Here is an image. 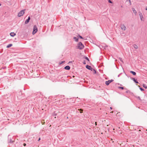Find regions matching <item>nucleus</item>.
Masks as SVG:
<instances>
[{
	"label": "nucleus",
	"mask_w": 147,
	"mask_h": 147,
	"mask_svg": "<svg viewBox=\"0 0 147 147\" xmlns=\"http://www.w3.org/2000/svg\"><path fill=\"white\" fill-rule=\"evenodd\" d=\"M60 112L59 111L57 112L56 111H55L53 112V113L52 114V115L54 117L55 116V118H56V117L57 115H62L60 114ZM57 118H58V116H57Z\"/></svg>",
	"instance_id": "nucleus-2"
},
{
	"label": "nucleus",
	"mask_w": 147,
	"mask_h": 147,
	"mask_svg": "<svg viewBox=\"0 0 147 147\" xmlns=\"http://www.w3.org/2000/svg\"><path fill=\"white\" fill-rule=\"evenodd\" d=\"M84 47V45L81 42L78 43L77 45V48L79 49H82Z\"/></svg>",
	"instance_id": "nucleus-1"
},
{
	"label": "nucleus",
	"mask_w": 147,
	"mask_h": 147,
	"mask_svg": "<svg viewBox=\"0 0 147 147\" xmlns=\"http://www.w3.org/2000/svg\"><path fill=\"white\" fill-rule=\"evenodd\" d=\"M126 92V93H130V91L128 90H127V91Z\"/></svg>",
	"instance_id": "nucleus-29"
},
{
	"label": "nucleus",
	"mask_w": 147,
	"mask_h": 147,
	"mask_svg": "<svg viewBox=\"0 0 147 147\" xmlns=\"http://www.w3.org/2000/svg\"><path fill=\"white\" fill-rule=\"evenodd\" d=\"M84 58L86 59V60H87V61H90L89 59V58H88V57H87L86 56H84Z\"/></svg>",
	"instance_id": "nucleus-17"
},
{
	"label": "nucleus",
	"mask_w": 147,
	"mask_h": 147,
	"mask_svg": "<svg viewBox=\"0 0 147 147\" xmlns=\"http://www.w3.org/2000/svg\"><path fill=\"white\" fill-rule=\"evenodd\" d=\"M83 63L84 64H86V61L85 60H84V61L83 62Z\"/></svg>",
	"instance_id": "nucleus-28"
},
{
	"label": "nucleus",
	"mask_w": 147,
	"mask_h": 147,
	"mask_svg": "<svg viewBox=\"0 0 147 147\" xmlns=\"http://www.w3.org/2000/svg\"><path fill=\"white\" fill-rule=\"evenodd\" d=\"M13 45L12 44H10L9 45H8L6 47L7 48H9L11 46H12Z\"/></svg>",
	"instance_id": "nucleus-15"
},
{
	"label": "nucleus",
	"mask_w": 147,
	"mask_h": 147,
	"mask_svg": "<svg viewBox=\"0 0 147 147\" xmlns=\"http://www.w3.org/2000/svg\"><path fill=\"white\" fill-rule=\"evenodd\" d=\"M108 2H109V3H112V1H111V0H108Z\"/></svg>",
	"instance_id": "nucleus-27"
},
{
	"label": "nucleus",
	"mask_w": 147,
	"mask_h": 147,
	"mask_svg": "<svg viewBox=\"0 0 147 147\" xmlns=\"http://www.w3.org/2000/svg\"><path fill=\"white\" fill-rule=\"evenodd\" d=\"M86 68L87 69H88L89 70H91L92 71V69H93L91 67V66H90L88 65H86Z\"/></svg>",
	"instance_id": "nucleus-8"
},
{
	"label": "nucleus",
	"mask_w": 147,
	"mask_h": 147,
	"mask_svg": "<svg viewBox=\"0 0 147 147\" xmlns=\"http://www.w3.org/2000/svg\"><path fill=\"white\" fill-rule=\"evenodd\" d=\"M64 69L66 70H69L70 69V67L69 66L67 65L64 67Z\"/></svg>",
	"instance_id": "nucleus-10"
},
{
	"label": "nucleus",
	"mask_w": 147,
	"mask_h": 147,
	"mask_svg": "<svg viewBox=\"0 0 147 147\" xmlns=\"http://www.w3.org/2000/svg\"><path fill=\"white\" fill-rule=\"evenodd\" d=\"M25 9H24L23 10H21L18 13V16L19 17H20L22 16L25 12Z\"/></svg>",
	"instance_id": "nucleus-3"
},
{
	"label": "nucleus",
	"mask_w": 147,
	"mask_h": 147,
	"mask_svg": "<svg viewBox=\"0 0 147 147\" xmlns=\"http://www.w3.org/2000/svg\"><path fill=\"white\" fill-rule=\"evenodd\" d=\"M121 29L124 31L126 30V27L124 24H122L121 26Z\"/></svg>",
	"instance_id": "nucleus-7"
},
{
	"label": "nucleus",
	"mask_w": 147,
	"mask_h": 147,
	"mask_svg": "<svg viewBox=\"0 0 147 147\" xmlns=\"http://www.w3.org/2000/svg\"><path fill=\"white\" fill-rule=\"evenodd\" d=\"M110 109L111 110H112V108L111 107H110Z\"/></svg>",
	"instance_id": "nucleus-36"
},
{
	"label": "nucleus",
	"mask_w": 147,
	"mask_h": 147,
	"mask_svg": "<svg viewBox=\"0 0 147 147\" xmlns=\"http://www.w3.org/2000/svg\"><path fill=\"white\" fill-rule=\"evenodd\" d=\"M129 3H130V5H131V1H130V0H129Z\"/></svg>",
	"instance_id": "nucleus-34"
},
{
	"label": "nucleus",
	"mask_w": 147,
	"mask_h": 147,
	"mask_svg": "<svg viewBox=\"0 0 147 147\" xmlns=\"http://www.w3.org/2000/svg\"><path fill=\"white\" fill-rule=\"evenodd\" d=\"M10 35L12 37H14L16 35V34L14 32H11L10 33Z\"/></svg>",
	"instance_id": "nucleus-11"
},
{
	"label": "nucleus",
	"mask_w": 147,
	"mask_h": 147,
	"mask_svg": "<svg viewBox=\"0 0 147 147\" xmlns=\"http://www.w3.org/2000/svg\"><path fill=\"white\" fill-rule=\"evenodd\" d=\"M134 47L135 49H137L138 48V46L136 44L134 45Z\"/></svg>",
	"instance_id": "nucleus-18"
},
{
	"label": "nucleus",
	"mask_w": 147,
	"mask_h": 147,
	"mask_svg": "<svg viewBox=\"0 0 147 147\" xmlns=\"http://www.w3.org/2000/svg\"><path fill=\"white\" fill-rule=\"evenodd\" d=\"M132 9L134 13H135V14H136L137 13V12L135 10V9L134 8H133Z\"/></svg>",
	"instance_id": "nucleus-16"
},
{
	"label": "nucleus",
	"mask_w": 147,
	"mask_h": 147,
	"mask_svg": "<svg viewBox=\"0 0 147 147\" xmlns=\"http://www.w3.org/2000/svg\"><path fill=\"white\" fill-rule=\"evenodd\" d=\"M13 141H12L11 139H10L9 140V143H13Z\"/></svg>",
	"instance_id": "nucleus-22"
},
{
	"label": "nucleus",
	"mask_w": 147,
	"mask_h": 147,
	"mask_svg": "<svg viewBox=\"0 0 147 147\" xmlns=\"http://www.w3.org/2000/svg\"><path fill=\"white\" fill-rule=\"evenodd\" d=\"M78 36L79 38L81 39H83V38L80 35H78Z\"/></svg>",
	"instance_id": "nucleus-24"
},
{
	"label": "nucleus",
	"mask_w": 147,
	"mask_h": 147,
	"mask_svg": "<svg viewBox=\"0 0 147 147\" xmlns=\"http://www.w3.org/2000/svg\"><path fill=\"white\" fill-rule=\"evenodd\" d=\"M93 70L94 71V74H96V71L95 69H93Z\"/></svg>",
	"instance_id": "nucleus-26"
},
{
	"label": "nucleus",
	"mask_w": 147,
	"mask_h": 147,
	"mask_svg": "<svg viewBox=\"0 0 147 147\" xmlns=\"http://www.w3.org/2000/svg\"><path fill=\"white\" fill-rule=\"evenodd\" d=\"M114 80L113 79H111V80H109L107 81H106L105 82V84L107 85H109V84L112 82Z\"/></svg>",
	"instance_id": "nucleus-5"
},
{
	"label": "nucleus",
	"mask_w": 147,
	"mask_h": 147,
	"mask_svg": "<svg viewBox=\"0 0 147 147\" xmlns=\"http://www.w3.org/2000/svg\"><path fill=\"white\" fill-rule=\"evenodd\" d=\"M139 15L140 18V19L141 20H142V18H143V16L142 14V13L140 12H139Z\"/></svg>",
	"instance_id": "nucleus-12"
},
{
	"label": "nucleus",
	"mask_w": 147,
	"mask_h": 147,
	"mask_svg": "<svg viewBox=\"0 0 147 147\" xmlns=\"http://www.w3.org/2000/svg\"><path fill=\"white\" fill-rule=\"evenodd\" d=\"M122 74V73H121L118 76V77H119V76H120V75L121 74Z\"/></svg>",
	"instance_id": "nucleus-32"
},
{
	"label": "nucleus",
	"mask_w": 147,
	"mask_h": 147,
	"mask_svg": "<svg viewBox=\"0 0 147 147\" xmlns=\"http://www.w3.org/2000/svg\"><path fill=\"white\" fill-rule=\"evenodd\" d=\"M119 59L121 61L123 62V61H122V59L121 58H119Z\"/></svg>",
	"instance_id": "nucleus-31"
},
{
	"label": "nucleus",
	"mask_w": 147,
	"mask_h": 147,
	"mask_svg": "<svg viewBox=\"0 0 147 147\" xmlns=\"http://www.w3.org/2000/svg\"><path fill=\"white\" fill-rule=\"evenodd\" d=\"M40 138L38 139V141H40Z\"/></svg>",
	"instance_id": "nucleus-35"
},
{
	"label": "nucleus",
	"mask_w": 147,
	"mask_h": 147,
	"mask_svg": "<svg viewBox=\"0 0 147 147\" xmlns=\"http://www.w3.org/2000/svg\"><path fill=\"white\" fill-rule=\"evenodd\" d=\"M64 62H65V61H63L60 62L59 64H61L62 63H64Z\"/></svg>",
	"instance_id": "nucleus-25"
},
{
	"label": "nucleus",
	"mask_w": 147,
	"mask_h": 147,
	"mask_svg": "<svg viewBox=\"0 0 147 147\" xmlns=\"http://www.w3.org/2000/svg\"><path fill=\"white\" fill-rule=\"evenodd\" d=\"M1 4L0 3V6L1 5Z\"/></svg>",
	"instance_id": "nucleus-41"
},
{
	"label": "nucleus",
	"mask_w": 147,
	"mask_h": 147,
	"mask_svg": "<svg viewBox=\"0 0 147 147\" xmlns=\"http://www.w3.org/2000/svg\"><path fill=\"white\" fill-rule=\"evenodd\" d=\"M30 16H28V19L26 20L25 22V24H28L30 21Z\"/></svg>",
	"instance_id": "nucleus-6"
},
{
	"label": "nucleus",
	"mask_w": 147,
	"mask_h": 147,
	"mask_svg": "<svg viewBox=\"0 0 147 147\" xmlns=\"http://www.w3.org/2000/svg\"><path fill=\"white\" fill-rule=\"evenodd\" d=\"M73 39L75 40V41L76 42H78V38H77L76 37H74Z\"/></svg>",
	"instance_id": "nucleus-14"
},
{
	"label": "nucleus",
	"mask_w": 147,
	"mask_h": 147,
	"mask_svg": "<svg viewBox=\"0 0 147 147\" xmlns=\"http://www.w3.org/2000/svg\"><path fill=\"white\" fill-rule=\"evenodd\" d=\"M24 98H21V99H24Z\"/></svg>",
	"instance_id": "nucleus-37"
},
{
	"label": "nucleus",
	"mask_w": 147,
	"mask_h": 147,
	"mask_svg": "<svg viewBox=\"0 0 147 147\" xmlns=\"http://www.w3.org/2000/svg\"><path fill=\"white\" fill-rule=\"evenodd\" d=\"M23 145H24V146H26V144H25V143H24V144H23Z\"/></svg>",
	"instance_id": "nucleus-33"
},
{
	"label": "nucleus",
	"mask_w": 147,
	"mask_h": 147,
	"mask_svg": "<svg viewBox=\"0 0 147 147\" xmlns=\"http://www.w3.org/2000/svg\"><path fill=\"white\" fill-rule=\"evenodd\" d=\"M67 118L68 119V117H67Z\"/></svg>",
	"instance_id": "nucleus-40"
},
{
	"label": "nucleus",
	"mask_w": 147,
	"mask_h": 147,
	"mask_svg": "<svg viewBox=\"0 0 147 147\" xmlns=\"http://www.w3.org/2000/svg\"><path fill=\"white\" fill-rule=\"evenodd\" d=\"M71 62H72V61H70L69 63H71Z\"/></svg>",
	"instance_id": "nucleus-38"
},
{
	"label": "nucleus",
	"mask_w": 147,
	"mask_h": 147,
	"mask_svg": "<svg viewBox=\"0 0 147 147\" xmlns=\"http://www.w3.org/2000/svg\"><path fill=\"white\" fill-rule=\"evenodd\" d=\"M130 72L134 76H135L136 75V72L134 71H130Z\"/></svg>",
	"instance_id": "nucleus-13"
},
{
	"label": "nucleus",
	"mask_w": 147,
	"mask_h": 147,
	"mask_svg": "<svg viewBox=\"0 0 147 147\" xmlns=\"http://www.w3.org/2000/svg\"><path fill=\"white\" fill-rule=\"evenodd\" d=\"M38 31V28L36 26L34 25L33 27V30L32 32L33 34H35Z\"/></svg>",
	"instance_id": "nucleus-4"
},
{
	"label": "nucleus",
	"mask_w": 147,
	"mask_h": 147,
	"mask_svg": "<svg viewBox=\"0 0 147 147\" xmlns=\"http://www.w3.org/2000/svg\"><path fill=\"white\" fill-rule=\"evenodd\" d=\"M143 87H144V88H145L146 89L147 88V86L146 85V84H143Z\"/></svg>",
	"instance_id": "nucleus-19"
},
{
	"label": "nucleus",
	"mask_w": 147,
	"mask_h": 147,
	"mask_svg": "<svg viewBox=\"0 0 147 147\" xmlns=\"http://www.w3.org/2000/svg\"><path fill=\"white\" fill-rule=\"evenodd\" d=\"M131 80H133L136 84L138 83V82L137 81L136 79H135V78L132 77H130Z\"/></svg>",
	"instance_id": "nucleus-9"
},
{
	"label": "nucleus",
	"mask_w": 147,
	"mask_h": 147,
	"mask_svg": "<svg viewBox=\"0 0 147 147\" xmlns=\"http://www.w3.org/2000/svg\"><path fill=\"white\" fill-rule=\"evenodd\" d=\"M118 88L122 90H123L124 89V87H118Z\"/></svg>",
	"instance_id": "nucleus-20"
},
{
	"label": "nucleus",
	"mask_w": 147,
	"mask_h": 147,
	"mask_svg": "<svg viewBox=\"0 0 147 147\" xmlns=\"http://www.w3.org/2000/svg\"><path fill=\"white\" fill-rule=\"evenodd\" d=\"M121 7H123V6H121Z\"/></svg>",
	"instance_id": "nucleus-39"
},
{
	"label": "nucleus",
	"mask_w": 147,
	"mask_h": 147,
	"mask_svg": "<svg viewBox=\"0 0 147 147\" xmlns=\"http://www.w3.org/2000/svg\"><path fill=\"white\" fill-rule=\"evenodd\" d=\"M135 97L136 98H138L139 100H140V101H142V100H141V99H140V96H135Z\"/></svg>",
	"instance_id": "nucleus-21"
},
{
	"label": "nucleus",
	"mask_w": 147,
	"mask_h": 147,
	"mask_svg": "<svg viewBox=\"0 0 147 147\" xmlns=\"http://www.w3.org/2000/svg\"><path fill=\"white\" fill-rule=\"evenodd\" d=\"M80 113H82V112H83V110L82 109H80Z\"/></svg>",
	"instance_id": "nucleus-30"
},
{
	"label": "nucleus",
	"mask_w": 147,
	"mask_h": 147,
	"mask_svg": "<svg viewBox=\"0 0 147 147\" xmlns=\"http://www.w3.org/2000/svg\"><path fill=\"white\" fill-rule=\"evenodd\" d=\"M140 88V89L141 90V91H144V89H143L142 88H141V87H140L139 88Z\"/></svg>",
	"instance_id": "nucleus-23"
}]
</instances>
